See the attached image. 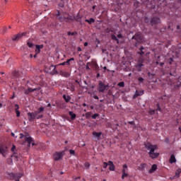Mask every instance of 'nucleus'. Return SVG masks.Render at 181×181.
I'll list each match as a JSON object with an SVG mask.
<instances>
[{
	"label": "nucleus",
	"instance_id": "obj_9",
	"mask_svg": "<svg viewBox=\"0 0 181 181\" xmlns=\"http://www.w3.org/2000/svg\"><path fill=\"white\" fill-rule=\"evenodd\" d=\"M105 90H108V85L103 84V82L99 83V93H104Z\"/></svg>",
	"mask_w": 181,
	"mask_h": 181
},
{
	"label": "nucleus",
	"instance_id": "obj_5",
	"mask_svg": "<svg viewBox=\"0 0 181 181\" xmlns=\"http://www.w3.org/2000/svg\"><path fill=\"white\" fill-rule=\"evenodd\" d=\"M9 175V179H11L12 180H15V181H19V179H21V177H22V174L21 173H10Z\"/></svg>",
	"mask_w": 181,
	"mask_h": 181
},
{
	"label": "nucleus",
	"instance_id": "obj_37",
	"mask_svg": "<svg viewBox=\"0 0 181 181\" xmlns=\"http://www.w3.org/2000/svg\"><path fill=\"white\" fill-rule=\"evenodd\" d=\"M117 39H122V37H124V36L122 35V34H118L117 35Z\"/></svg>",
	"mask_w": 181,
	"mask_h": 181
},
{
	"label": "nucleus",
	"instance_id": "obj_55",
	"mask_svg": "<svg viewBox=\"0 0 181 181\" xmlns=\"http://www.w3.org/2000/svg\"><path fill=\"white\" fill-rule=\"evenodd\" d=\"M35 52H36V53L37 54V53H40V49H35Z\"/></svg>",
	"mask_w": 181,
	"mask_h": 181
},
{
	"label": "nucleus",
	"instance_id": "obj_45",
	"mask_svg": "<svg viewBox=\"0 0 181 181\" xmlns=\"http://www.w3.org/2000/svg\"><path fill=\"white\" fill-rule=\"evenodd\" d=\"M136 68L137 69V71H142V68L141 66H136Z\"/></svg>",
	"mask_w": 181,
	"mask_h": 181
},
{
	"label": "nucleus",
	"instance_id": "obj_16",
	"mask_svg": "<svg viewBox=\"0 0 181 181\" xmlns=\"http://www.w3.org/2000/svg\"><path fill=\"white\" fill-rule=\"evenodd\" d=\"M144 90L138 91L136 90L135 94L134 95V98H136V97H139V95H143Z\"/></svg>",
	"mask_w": 181,
	"mask_h": 181
},
{
	"label": "nucleus",
	"instance_id": "obj_33",
	"mask_svg": "<svg viewBox=\"0 0 181 181\" xmlns=\"http://www.w3.org/2000/svg\"><path fill=\"white\" fill-rule=\"evenodd\" d=\"M119 87H124L125 83L124 82H119L118 83Z\"/></svg>",
	"mask_w": 181,
	"mask_h": 181
},
{
	"label": "nucleus",
	"instance_id": "obj_38",
	"mask_svg": "<svg viewBox=\"0 0 181 181\" xmlns=\"http://www.w3.org/2000/svg\"><path fill=\"white\" fill-rule=\"evenodd\" d=\"M85 168H86V169H89V168H90V164H89L88 163H85Z\"/></svg>",
	"mask_w": 181,
	"mask_h": 181
},
{
	"label": "nucleus",
	"instance_id": "obj_25",
	"mask_svg": "<svg viewBox=\"0 0 181 181\" xmlns=\"http://www.w3.org/2000/svg\"><path fill=\"white\" fill-rule=\"evenodd\" d=\"M180 173H181V169L179 168L178 170H176L175 175L173 177H179Z\"/></svg>",
	"mask_w": 181,
	"mask_h": 181
},
{
	"label": "nucleus",
	"instance_id": "obj_64",
	"mask_svg": "<svg viewBox=\"0 0 181 181\" xmlns=\"http://www.w3.org/2000/svg\"><path fill=\"white\" fill-rule=\"evenodd\" d=\"M57 16H60V11H58V13H57Z\"/></svg>",
	"mask_w": 181,
	"mask_h": 181
},
{
	"label": "nucleus",
	"instance_id": "obj_53",
	"mask_svg": "<svg viewBox=\"0 0 181 181\" xmlns=\"http://www.w3.org/2000/svg\"><path fill=\"white\" fill-rule=\"evenodd\" d=\"M129 124H130V125H134L135 124V122H134V121L129 122Z\"/></svg>",
	"mask_w": 181,
	"mask_h": 181
},
{
	"label": "nucleus",
	"instance_id": "obj_57",
	"mask_svg": "<svg viewBox=\"0 0 181 181\" xmlns=\"http://www.w3.org/2000/svg\"><path fill=\"white\" fill-rule=\"evenodd\" d=\"M64 64H67V62H65L62 63V64H61V66H64Z\"/></svg>",
	"mask_w": 181,
	"mask_h": 181
},
{
	"label": "nucleus",
	"instance_id": "obj_61",
	"mask_svg": "<svg viewBox=\"0 0 181 181\" xmlns=\"http://www.w3.org/2000/svg\"><path fill=\"white\" fill-rule=\"evenodd\" d=\"M84 46H85V47L88 46V42H85V43H84Z\"/></svg>",
	"mask_w": 181,
	"mask_h": 181
},
{
	"label": "nucleus",
	"instance_id": "obj_20",
	"mask_svg": "<svg viewBox=\"0 0 181 181\" xmlns=\"http://www.w3.org/2000/svg\"><path fill=\"white\" fill-rule=\"evenodd\" d=\"M62 97L64 100H65L66 103H69V101L71 100V97H70L69 95H63Z\"/></svg>",
	"mask_w": 181,
	"mask_h": 181
},
{
	"label": "nucleus",
	"instance_id": "obj_32",
	"mask_svg": "<svg viewBox=\"0 0 181 181\" xmlns=\"http://www.w3.org/2000/svg\"><path fill=\"white\" fill-rule=\"evenodd\" d=\"M125 177H128V174L127 173H122V179H125Z\"/></svg>",
	"mask_w": 181,
	"mask_h": 181
},
{
	"label": "nucleus",
	"instance_id": "obj_43",
	"mask_svg": "<svg viewBox=\"0 0 181 181\" xmlns=\"http://www.w3.org/2000/svg\"><path fill=\"white\" fill-rule=\"evenodd\" d=\"M19 110V105L18 104L15 105V111H18Z\"/></svg>",
	"mask_w": 181,
	"mask_h": 181
},
{
	"label": "nucleus",
	"instance_id": "obj_2",
	"mask_svg": "<svg viewBox=\"0 0 181 181\" xmlns=\"http://www.w3.org/2000/svg\"><path fill=\"white\" fill-rule=\"evenodd\" d=\"M145 40L144 39V35L141 33H137L132 37V43L135 46V47H138L141 43H144Z\"/></svg>",
	"mask_w": 181,
	"mask_h": 181
},
{
	"label": "nucleus",
	"instance_id": "obj_54",
	"mask_svg": "<svg viewBox=\"0 0 181 181\" xmlns=\"http://www.w3.org/2000/svg\"><path fill=\"white\" fill-rule=\"evenodd\" d=\"M178 83H179V84H180V86L181 85V77H180L179 78H178Z\"/></svg>",
	"mask_w": 181,
	"mask_h": 181
},
{
	"label": "nucleus",
	"instance_id": "obj_14",
	"mask_svg": "<svg viewBox=\"0 0 181 181\" xmlns=\"http://www.w3.org/2000/svg\"><path fill=\"white\" fill-rule=\"evenodd\" d=\"M33 91H39V88H28V90H25V94H29V93H33Z\"/></svg>",
	"mask_w": 181,
	"mask_h": 181
},
{
	"label": "nucleus",
	"instance_id": "obj_27",
	"mask_svg": "<svg viewBox=\"0 0 181 181\" xmlns=\"http://www.w3.org/2000/svg\"><path fill=\"white\" fill-rule=\"evenodd\" d=\"M69 114L71 116V119H76V114L73 112H69Z\"/></svg>",
	"mask_w": 181,
	"mask_h": 181
},
{
	"label": "nucleus",
	"instance_id": "obj_40",
	"mask_svg": "<svg viewBox=\"0 0 181 181\" xmlns=\"http://www.w3.org/2000/svg\"><path fill=\"white\" fill-rule=\"evenodd\" d=\"M16 117H21V112L19 110H16Z\"/></svg>",
	"mask_w": 181,
	"mask_h": 181
},
{
	"label": "nucleus",
	"instance_id": "obj_1",
	"mask_svg": "<svg viewBox=\"0 0 181 181\" xmlns=\"http://www.w3.org/2000/svg\"><path fill=\"white\" fill-rule=\"evenodd\" d=\"M145 148L148 151H150L148 152V155H149L150 158H151L152 159H156V158H158L159 156V153L155 152V151H156V149H158V146L152 145L150 143H148V144H145Z\"/></svg>",
	"mask_w": 181,
	"mask_h": 181
},
{
	"label": "nucleus",
	"instance_id": "obj_46",
	"mask_svg": "<svg viewBox=\"0 0 181 181\" xmlns=\"http://www.w3.org/2000/svg\"><path fill=\"white\" fill-rule=\"evenodd\" d=\"M43 110H45L44 107H40V108L39 109L38 114H40V112H42V111H43Z\"/></svg>",
	"mask_w": 181,
	"mask_h": 181
},
{
	"label": "nucleus",
	"instance_id": "obj_19",
	"mask_svg": "<svg viewBox=\"0 0 181 181\" xmlns=\"http://www.w3.org/2000/svg\"><path fill=\"white\" fill-rule=\"evenodd\" d=\"M0 153H1V155L5 158L6 156V149L0 147Z\"/></svg>",
	"mask_w": 181,
	"mask_h": 181
},
{
	"label": "nucleus",
	"instance_id": "obj_41",
	"mask_svg": "<svg viewBox=\"0 0 181 181\" xmlns=\"http://www.w3.org/2000/svg\"><path fill=\"white\" fill-rule=\"evenodd\" d=\"M86 118H90V117H91V113L87 112V113L86 114Z\"/></svg>",
	"mask_w": 181,
	"mask_h": 181
},
{
	"label": "nucleus",
	"instance_id": "obj_58",
	"mask_svg": "<svg viewBox=\"0 0 181 181\" xmlns=\"http://www.w3.org/2000/svg\"><path fill=\"white\" fill-rule=\"evenodd\" d=\"M157 107H158V111H160V107H159V104L158 103L157 104Z\"/></svg>",
	"mask_w": 181,
	"mask_h": 181
},
{
	"label": "nucleus",
	"instance_id": "obj_62",
	"mask_svg": "<svg viewBox=\"0 0 181 181\" xmlns=\"http://www.w3.org/2000/svg\"><path fill=\"white\" fill-rule=\"evenodd\" d=\"M93 98H95V100H98V96L95 95L93 97Z\"/></svg>",
	"mask_w": 181,
	"mask_h": 181
},
{
	"label": "nucleus",
	"instance_id": "obj_29",
	"mask_svg": "<svg viewBox=\"0 0 181 181\" xmlns=\"http://www.w3.org/2000/svg\"><path fill=\"white\" fill-rule=\"evenodd\" d=\"M67 35H68V36H70V35L71 36H74V35H77V32L75 31V32L71 33V32L69 31V32H67Z\"/></svg>",
	"mask_w": 181,
	"mask_h": 181
},
{
	"label": "nucleus",
	"instance_id": "obj_7",
	"mask_svg": "<svg viewBox=\"0 0 181 181\" xmlns=\"http://www.w3.org/2000/svg\"><path fill=\"white\" fill-rule=\"evenodd\" d=\"M149 23L151 26H155V25H158V23H160V19L158 17H153L151 18Z\"/></svg>",
	"mask_w": 181,
	"mask_h": 181
},
{
	"label": "nucleus",
	"instance_id": "obj_48",
	"mask_svg": "<svg viewBox=\"0 0 181 181\" xmlns=\"http://www.w3.org/2000/svg\"><path fill=\"white\" fill-rule=\"evenodd\" d=\"M153 114H155V110H151L149 112L150 115H153Z\"/></svg>",
	"mask_w": 181,
	"mask_h": 181
},
{
	"label": "nucleus",
	"instance_id": "obj_63",
	"mask_svg": "<svg viewBox=\"0 0 181 181\" xmlns=\"http://www.w3.org/2000/svg\"><path fill=\"white\" fill-rule=\"evenodd\" d=\"M145 48L144 47H141L140 50L142 52Z\"/></svg>",
	"mask_w": 181,
	"mask_h": 181
},
{
	"label": "nucleus",
	"instance_id": "obj_42",
	"mask_svg": "<svg viewBox=\"0 0 181 181\" xmlns=\"http://www.w3.org/2000/svg\"><path fill=\"white\" fill-rule=\"evenodd\" d=\"M16 149V146L13 145L12 148H11V152H14V151Z\"/></svg>",
	"mask_w": 181,
	"mask_h": 181
},
{
	"label": "nucleus",
	"instance_id": "obj_10",
	"mask_svg": "<svg viewBox=\"0 0 181 181\" xmlns=\"http://www.w3.org/2000/svg\"><path fill=\"white\" fill-rule=\"evenodd\" d=\"M23 36H26V33H18V34L14 35L12 37V40H13V41L19 40V39H21Z\"/></svg>",
	"mask_w": 181,
	"mask_h": 181
},
{
	"label": "nucleus",
	"instance_id": "obj_28",
	"mask_svg": "<svg viewBox=\"0 0 181 181\" xmlns=\"http://www.w3.org/2000/svg\"><path fill=\"white\" fill-rule=\"evenodd\" d=\"M86 22H88V23L91 25V23H94V22H95V20H94L93 18H90L89 20H86Z\"/></svg>",
	"mask_w": 181,
	"mask_h": 181
},
{
	"label": "nucleus",
	"instance_id": "obj_52",
	"mask_svg": "<svg viewBox=\"0 0 181 181\" xmlns=\"http://www.w3.org/2000/svg\"><path fill=\"white\" fill-rule=\"evenodd\" d=\"M144 21L146 22V23H149V20H148V18L146 17L144 18Z\"/></svg>",
	"mask_w": 181,
	"mask_h": 181
},
{
	"label": "nucleus",
	"instance_id": "obj_15",
	"mask_svg": "<svg viewBox=\"0 0 181 181\" xmlns=\"http://www.w3.org/2000/svg\"><path fill=\"white\" fill-rule=\"evenodd\" d=\"M59 74H60V76H62V77H69V76H70V74H69V72L64 71H60Z\"/></svg>",
	"mask_w": 181,
	"mask_h": 181
},
{
	"label": "nucleus",
	"instance_id": "obj_60",
	"mask_svg": "<svg viewBox=\"0 0 181 181\" xmlns=\"http://www.w3.org/2000/svg\"><path fill=\"white\" fill-rule=\"evenodd\" d=\"M140 54L142 56L143 54H145V52H144V51H141Z\"/></svg>",
	"mask_w": 181,
	"mask_h": 181
},
{
	"label": "nucleus",
	"instance_id": "obj_24",
	"mask_svg": "<svg viewBox=\"0 0 181 181\" xmlns=\"http://www.w3.org/2000/svg\"><path fill=\"white\" fill-rule=\"evenodd\" d=\"M102 134H103V133H101V132H94L93 133V135L94 136H96V138H100V136H101Z\"/></svg>",
	"mask_w": 181,
	"mask_h": 181
},
{
	"label": "nucleus",
	"instance_id": "obj_18",
	"mask_svg": "<svg viewBox=\"0 0 181 181\" xmlns=\"http://www.w3.org/2000/svg\"><path fill=\"white\" fill-rule=\"evenodd\" d=\"M156 169H158V165H156V164H153L149 170V173H153Z\"/></svg>",
	"mask_w": 181,
	"mask_h": 181
},
{
	"label": "nucleus",
	"instance_id": "obj_4",
	"mask_svg": "<svg viewBox=\"0 0 181 181\" xmlns=\"http://www.w3.org/2000/svg\"><path fill=\"white\" fill-rule=\"evenodd\" d=\"M58 19L60 21V22H63L64 21L65 22H69V21H73V17L67 13H64L62 16H58Z\"/></svg>",
	"mask_w": 181,
	"mask_h": 181
},
{
	"label": "nucleus",
	"instance_id": "obj_23",
	"mask_svg": "<svg viewBox=\"0 0 181 181\" xmlns=\"http://www.w3.org/2000/svg\"><path fill=\"white\" fill-rule=\"evenodd\" d=\"M145 168H146V165L144 163V164H141L138 167V169H139V170H144Z\"/></svg>",
	"mask_w": 181,
	"mask_h": 181
},
{
	"label": "nucleus",
	"instance_id": "obj_21",
	"mask_svg": "<svg viewBox=\"0 0 181 181\" xmlns=\"http://www.w3.org/2000/svg\"><path fill=\"white\" fill-rule=\"evenodd\" d=\"M176 162V158L175 157V155H171L170 158V163H175Z\"/></svg>",
	"mask_w": 181,
	"mask_h": 181
},
{
	"label": "nucleus",
	"instance_id": "obj_34",
	"mask_svg": "<svg viewBox=\"0 0 181 181\" xmlns=\"http://www.w3.org/2000/svg\"><path fill=\"white\" fill-rule=\"evenodd\" d=\"M97 117H98V113H95L93 115H92L93 119H95V118H97Z\"/></svg>",
	"mask_w": 181,
	"mask_h": 181
},
{
	"label": "nucleus",
	"instance_id": "obj_26",
	"mask_svg": "<svg viewBox=\"0 0 181 181\" xmlns=\"http://www.w3.org/2000/svg\"><path fill=\"white\" fill-rule=\"evenodd\" d=\"M112 40H116L117 45L119 44V40H118V37L114 35H112Z\"/></svg>",
	"mask_w": 181,
	"mask_h": 181
},
{
	"label": "nucleus",
	"instance_id": "obj_39",
	"mask_svg": "<svg viewBox=\"0 0 181 181\" xmlns=\"http://www.w3.org/2000/svg\"><path fill=\"white\" fill-rule=\"evenodd\" d=\"M69 153L71 154V155H75V153H76V151H74V150H69Z\"/></svg>",
	"mask_w": 181,
	"mask_h": 181
},
{
	"label": "nucleus",
	"instance_id": "obj_13",
	"mask_svg": "<svg viewBox=\"0 0 181 181\" xmlns=\"http://www.w3.org/2000/svg\"><path fill=\"white\" fill-rule=\"evenodd\" d=\"M12 76L13 78H19V77H21V74L19 73L18 71H13L12 72Z\"/></svg>",
	"mask_w": 181,
	"mask_h": 181
},
{
	"label": "nucleus",
	"instance_id": "obj_35",
	"mask_svg": "<svg viewBox=\"0 0 181 181\" xmlns=\"http://www.w3.org/2000/svg\"><path fill=\"white\" fill-rule=\"evenodd\" d=\"M27 45H28V47H33V44L32 42H27Z\"/></svg>",
	"mask_w": 181,
	"mask_h": 181
},
{
	"label": "nucleus",
	"instance_id": "obj_31",
	"mask_svg": "<svg viewBox=\"0 0 181 181\" xmlns=\"http://www.w3.org/2000/svg\"><path fill=\"white\" fill-rule=\"evenodd\" d=\"M73 61H74V58H71V59H68L67 61H66V64H68V66H70V62H73Z\"/></svg>",
	"mask_w": 181,
	"mask_h": 181
},
{
	"label": "nucleus",
	"instance_id": "obj_11",
	"mask_svg": "<svg viewBox=\"0 0 181 181\" xmlns=\"http://www.w3.org/2000/svg\"><path fill=\"white\" fill-rule=\"evenodd\" d=\"M37 116V112H28V121H32V119H33V118H36Z\"/></svg>",
	"mask_w": 181,
	"mask_h": 181
},
{
	"label": "nucleus",
	"instance_id": "obj_44",
	"mask_svg": "<svg viewBox=\"0 0 181 181\" xmlns=\"http://www.w3.org/2000/svg\"><path fill=\"white\" fill-rule=\"evenodd\" d=\"M112 165H114V163H112V161H111V160L108 161L107 165L111 166Z\"/></svg>",
	"mask_w": 181,
	"mask_h": 181
},
{
	"label": "nucleus",
	"instance_id": "obj_47",
	"mask_svg": "<svg viewBox=\"0 0 181 181\" xmlns=\"http://www.w3.org/2000/svg\"><path fill=\"white\" fill-rule=\"evenodd\" d=\"M138 80H139V81H140V83H142V81H144V78L139 77V78H138Z\"/></svg>",
	"mask_w": 181,
	"mask_h": 181
},
{
	"label": "nucleus",
	"instance_id": "obj_59",
	"mask_svg": "<svg viewBox=\"0 0 181 181\" xmlns=\"http://www.w3.org/2000/svg\"><path fill=\"white\" fill-rule=\"evenodd\" d=\"M102 52H103V53H105V52H107V49H102Z\"/></svg>",
	"mask_w": 181,
	"mask_h": 181
},
{
	"label": "nucleus",
	"instance_id": "obj_12",
	"mask_svg": "<svg viewBox=\"0 0 181 181\" xmlns=\"http://www.w3.org/2000/svg\"><path fill=\"white\" fill-rule=\"evenodd\" d=\"M136 67H144V59L141 57L139 59Z\"/></svg>",
	"mask_w": 181,
	"mask_h": 181
},
{
	"label": "nucleus",
	"instance_id": "obj_56",
	"mask_svg": "<svg viewBox=\"0 0 181 181\" xmlns=\"http://www.w3.org/2000/svg\"><path fill=\"white\" fill-rule=\"evenodd\" d=\"M163 64H165V63H163V62H160V67H163Z\"/></svg>",
	"mask_w": 181,
	"mask_h": 181
},
{
	"label": "nucleus",
	"instance_id": "obj_49",
	"mask_svg": "<svg viewBox=\"0 0 181 181\" xmlns=\"http://www.w3.org/2000/svg\"><path fill=\"white\" fill-rule=\"evenodd\" d=\"M173 62V58L169 59V64H172V62Z\"/></svg>",
	"mask_w": 181,
	"mask_h": 181
},
{
	"label": "nucleus",
	"instance_id": "obj_22",
	"mask_svg": "<svg viewBox=\"0 0 181 181\" xmlns=\"http://www.w3.org/2000/svg\"><path fill=\"white\" fill-rule=\"evenodd\" d=\"M128 172V165L127 164L123 165L122 173H127Z\"/></svg>",
	"mask_w": 181,
	"mask_h": 181
},
{
	"label": "nucleus",
	"instance_id": "obj_3",
	"mask_svg": "<svg viewBox=\"0 0 181 181\" xmlns=\"http://www.w3.org/2000/svg\"><path fill=\"white\" fill-rule=\"evenodd\" d=\"M23 138H25V142L23 143V145L25 144V142L28 143V146L30 148V144H32L33 146H35L36 145L35 144V141L29 135H23V134H20V139H22Z\"/></svg>",
	"mask_w": 181,
	"mask_h": 181
},
{
	"label": "nucleus",
	"instance_id": "obj_30",
	"mask_svg": "<svg viewBox=\"0 0 181 181\" xmlns=\"http://www.w3.org/2000/svg\"><path fill=\"white\" fill-rule=\"evenodd\" d=\"M109 170L114 172V170H115V165H114V164L112 165H110Z\"/></svg>",
	"mask_w": 181,
	"mask_h": 181
},
{
	"label": "nucleus",
	"instance_id": "obj_17",
	"mask_svg": "<svg viewBox=\"0 0 181 181\" xmlns=\"http://www.w3.org/2000/svg\"><path fill=\"white\" fill-rule=\"evenodd\" d=\"M72 19L73 21H76V22H81V16L78 13L76 16H74Z\"/></svg>",
	"mask_w": 181,
	"mask_h": 181
},
{
	"label": "nucleus",
	"instance_id": "obj_51",
	"mask_svg": "<svg viewBox=\"0 0 181 181\" xmlns=\"http://www.w3.org/2000/svg\"><path fill=\"white\" fill-rule=\"evenodd\" d=\"M107 94L109 95H112V91L111 90H109L108 92H107Z\"/></svg>",
	"mask_w": 181,
	"mask_h": 181
},
{
	"label": "nucleus",
	"instance_id": "obj_36",
	"mask_svg": "<svg viewBox=\"0 0 181 181\" xmlns=\"http://www.w3.org/2000/svg\"><path fill=\"white\" fill-rule=\"evenodd\" d=\"M107 166H108V163L107 162L103 163V168L104 169H107Z\"/></svg>",
	"mask_w": 181,
	"mask_h": 181
},
{
	"label": "nucleus",
	"instance_id": "obj_50",
	"mask_svg": "<svg viewBox=\"0 0 181 181\" xmlns=\"http://www.w3.org/2000/svg\"><path fill=\"white\" fill-rule=\"evenodd\" d=\"M35 47H36V49H37V50H40V45H37L36 46H35Z\"/></svg>",
	"mask_w": 181,
	"mask_h": 181
},
{
	"label": "nucleus",
	"instance_id": "obj_8",
	"mask_svg": "<svg viewBox=\"0 0 181 181\" xmlns=\"http://www.w3.org/2000/svg\"><path fill=\"white\" fill-rule=\"evenodd\" d=\"M63 156H64V151H62L59 153L57 152L54 154V159L56 161L60 160V159H62V158H63Z\"/></svg>",
	"mask_w": 181,
	"mask_h": 181
},
{
	"label": "nucleus",
	"instance_id": "obj_6",
	"mask_svg": "<svg viewBox=\"0 0 181 181\" xmlns=\"http://www.w3.org/2000/svg\"><path fill=\"white\" fill-rule=\"evenodd\" d=\"M47 73H49V74H52V76H54V74H59V71L56 70V66L54 65H51L49 67Z\"/></svg>",
	"mask_w": 181,
	"mask_h": 181
}]
</instances>
